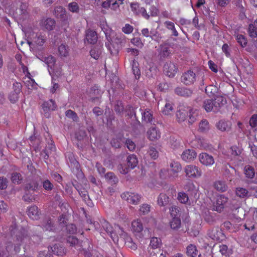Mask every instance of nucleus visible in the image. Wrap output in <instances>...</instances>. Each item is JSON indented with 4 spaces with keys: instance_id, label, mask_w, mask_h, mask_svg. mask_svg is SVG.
Wrapping results in <instances>:
<instances>
[{
    "instance_id": "obj_1",
    "label": "nucleus",
    "mask_w": 257,
    "mask_h": 257,
    "mask_svg": "<svg viewBox=\"0 0 257 257\" xmlns=\"http://www.w3.org/2000/svg\"><path fill=\"white\" fill-rule=\"evenodd\" d=\"M9 231L11 236L9 239L11 240L5 243L4 247L0 246V257H8L10 254L19 252L21 244L31 243L32 238L25 229L18 230L15 224L11 226Z\"/></svg>"
},
{
    "instance_id": "obj_2",
    "label": "nucleus",
    "mask_w": 257,
    "mask_h": 257,
    "mask_svg": "<svg viewBox=\"0 0 257 257\" xmlns=\"http://www.w3.org/2000/svg\"><path fill=\"white\" fill-rule=\"evenodd\" d=\"M23 31L25 32L28 39V43L31 49L37 51L38 47L41 50L43 49V46L46 42V37L41 33L35 32L31 28L24 27Z\"/></svg>"
},
{
    "instance_id": "obj_3",
    "label": "nucleus",
    "mask_w": 257,
    "mask_h": 257,
    "mask_svg": "<svg viewBox=\"0 0 257 257\" xmlns=\"http://www.w3.org/2000/svg\"><path fill=\"white\" fill-rule=\"evenodd\" d=\"M197 113L195 110L190 107L184 105H180L176 112V117L178 121H184L187 117H189L188 122L193 123L196 119Z\"/></svg>"
},
{
    "instance_id": "obj_4",
    "label": "nucleus",
    "mask_w": 257,
    "mask_h": 257,
    "mask_svg": "<svg viewBox=\"0 0 257 257\" xmlns=\"http://www.w3.org/2000/svg\"><path fill=\"white\" fill-rule=\"evenodd\" d=\"M53 15L59 19L63 26L69 25L71 16L67 14L65 9L61 6H56L53 11Z\"/></svg>"
},
{
    "instance_id": "obj_5",
    "label": "nucleus",
    "mask_w": 257,
    "mask_h": 257,
    "mask_svg": "<svg viewBox=\"0 0 257 257\" xmlns=\"http://www.w3.org/2000/svg\"><path fill=\"white\" fill-rule=\"evenodd\" d=\"M222 101L223 98L220 96L217 97L214 100L207 99L204 101L203 107L207 112L217 111L221 106Z\"/></svg>"
},
{
    "instance_id": "obj_6",
    "label": "nucleus",
    "mask_w": 257,
    "mask_h": 257,
    "mask_svg": "<svg viewBox=\"0 0 257 257\" xmlns=\"http://www.w3.org/2000/svg\"><path fill=\"white\" fill-rule=\"evenodd\" d=\"M228 201V198L224 195H217L212 201V210L219 212H221Z\"/></svg>"
},
{
    "instance_id": "obj_7",
    "label": "nucleus",
    "mask_w": 257,
    "mask_h": 257,
    "mask_svg": "<svg viewBox=\"0 0 257 257\" xmlns=\"http://www.w3.org/2000/svg\"><path fill=\"white\" fill-rule=\"evenodd\" d=\"M186 177L192 178H198L202 176L201 169L198 166L194 165H188L184 168Z\"/></svg>"
},
{
    "instance_id": "obj_8",
    "label": "nucleus",
    "mask_w": 257,
    "mask_h": 257,
    "mask_svg": "<svg viewBox=\"0 0 257 257\" xmlns=\"http://www.w3.org/2000/svg\"><path fill=\"white\" fill-rule=\"evenodd\" d=\"M121 197L130 204L137 205L140 202L142 196L135 192H126L121 195Z\"/></svg>"
},
{
    "instance_id": "obj_9",
    "label": "nucleus",
    "mask_w": 257,
    "mask_h": 257,
    "mask_svg": "<svg viewBox=\"0 0 257 257\" xmlns=\"http://www.w3.org/2000/svg\"><path fill=\"white\" fill-rule=\"evenodd\" d=\"M105 37L108 40V42L105 43V46L112 55H116L118 53V47L114 46L111 41L113 42L112 37L113 32L110 28L107 29L105 33Z\"/></svg>"
},
{
    "instance_id": "obj_10",
    "label": "nucleus",
    "mask_w": 257,
    "mask_h": 257,
    "mask_svg": "<svg viewBox=\"0 0 257 257\" xmlns=\"http://www.w3.org/2000/svg\"><path fill=\"white\" fill-rule=\"evenodd\" d=\"M171 169L168 171V175L166 177L169 178H175L177 177V173L181 170V167L179 163L177 162L172 163L170 164ZM168 172L166 170H162L160 175L162 177L165 173Z\"/></svg>"
},
{
    "instance_id": "obj_11",
    "label": "nucleus",
    "mask_w": 257,
    "mask_h": 257,
    "mask_svg": "<svg viewBox=\"0 0 257 257\" xmlns=\"http://www.w3.org/2000/svg\"><path fill=\"white\" fill-rule=\"evenodd\" d=\"M199 162L203 166L210 167L215 163L214 157L207 153H201L198 155Z\"/></svg>"
},
{
    "instance_id": "obj_12",
    "label": "nucleus",
    "mask_w": 257,
    "mask_h": 257,
    "mask_svg": "<svg viewBox=\"0 0 257 257\" xmlns=\"http://www.w3.org/2000/svg\"><path fill=\"white\" fill-rule=\"evenodd\" d=\"M131 11L136 15H142L144 18L148 20L150 18V15L147 13L146 10L140 5L137 3L131 4Z\"/></svg>"
},
{
    "instance_id": "obj_13",
    "label": "nucleus",
    "mask_w": 257,
    "mask_h": 257,
    "mask_svg": "<svg viewBox=\"0 0 257 257\" xmlns=\"http://www.w3.org/2000/svg\"><path fill=\"white\" fill-rule=\"evenodd\" d=\"M55 24V21L53 19L44 18L40 20L39 25L43 30L51 31L54 29Z\"/></svg>"
},
{
    "instance_id": "obj_14",
    "label": "nucleus",
    "mask_w": 257,
    "mask_h": 257,
    "mask_svg": "<svg viewBox=\"0 0 257 257\" xmlns=\"http://www.w3.org/2000/svg\"><path fill=\"white\" fill-rule=\"evenodd\" d=\"M196 79L195 73L191 70L184 72L181 76V82L185 85H191L194 83Z\"/></svg>"
},
{
    "instance_id": "obj_15",
    "label": "nucleus",
    "mask_w": 257,
    "mask_h": 257,
    "mask_svg": "<svg viewBox=\"0 0 257 257\" xmlns=\"http://www.w3.org/2000/svg\"><path fill=\"white\" fill-rule=\"evenodd\" d=\"M161 132L156 126L150 127L147 132V136L151 141H155L161 138Z\"/></svg>"
},
{
    "instance_id": "obj_16",
    "label": "nucleus",
    "mask_w": 257,
    "mask_h": 257,
    "mask_svg": "<svg viewBox=\"0 0 257 257\" xmlns=\"http://www.w3.org/2000/svg\"><path fill=\"white\" fill-rule=\"evenodd\" d=\"M164 71L168 76L173 77L177 72V68L174 63L168 62L164 65Z\"/></svg>"
},
{
    "instance_id": "obj_17",
    "label": "nucleus",
    "mask_w": 257,
    "mask_h": 257,
    "mask_svg": "<svg viewBox=\"0 0 257 257\" xmlns=\"http://www.w3.org/2000/svg\"><path fill=\"white\" fill-rule=\"evenodd\" d=\"M26 8V5L22 4L21 5L20 10L21 13L19 16V20L24 25L27 24L31 19L30 13Z\"/></svg>"
},
{
    "instance_id": "obj_18",
    "label": "nucleus",
    "mask_w": 257,
    "mask_h": 257,
    "mask_svg": "<svg viewBox=\"0 0 257 257\" xmlns=\"http://www.w3.org/2000/svg\"><path fill=\"white\" fill-rule=\"evenodd\" d=\"M197 154L192 149L184 150L182 155L181 158L183 160L186 162H190L193 161L196 157Z\"/></svg>"
},
{
    "instance_id": "obj_19",
    "label": "nucleus",
    "mask_w": 257,
    "mask_h": 257,
    "mask_svg": "<svg viewBox=\"0 0 257 257\" xmlns=\"http://www.w3.org/2000/svg\"><path fill=\"white\" fill-rule=\"evenodd\" d=\"M208 235L212 239L216 241L222 240L223 238V234L218 227L214 228L210 230Z\"/></svg>"
},
{
    "instance_id": "obj_20",
    "label": "nucleus",
    "mask_w": 257,
    "mask_h": 257,
    "mask_svg": "<svg viewBox=\"0 0 257 257\" xmlns=\"http://www.w3.org/2000/svg\"><path fill=\"white\" fill-rule=\"evenodd\" d=\"M144 229V225L142 220L140 219H137L132 221L131 224L132 231L137 234L141 233Z\"/></svg>"
},
{
    "instance_id": "obj_21",
    "label": "nucleus",
    "mask_w": 257,
    "mask_h": 257,
    "mask_svg": "<svg viewBox=\"0 0 257 257\" xmlns=\"http://www.w3.org/2000/svg\"><path fill=\"white\" fill-rule=\"evenodd\" d=\"M159 55L161 58L168 57L171 54L170 47L168 44H161L158 50Z\"/></svg>"
},
{
    "instance_id": "obj_22",
    "label": "nucleus",
    "mask_w": 257,
    "mask_h": 257,
    "mask_svg": "<svg viewBox=\"0 0 257 257\" xmlns=\"http://www.w3.org/2000/svg\"><path fill=\"white\" fill-rule=\"evenodd\" d=\"M58 55L59 57L63 59L69 56L70 48L66 44H61L58 48Z\"/></svg>"
},
{
    "instance_id": "obj_23",
    "label": "nucleus",
    "mask_w": 257,
    "mask_h": 257,
    "mask_svg": "<svg viewBox=\"0 0 257 257\" xmlns=\"http://www.w3.org/2000/svg\"><path fill=\"white\" fill-rule=\"evenodd\" d=\"M231 126V122L225 120H220L216 123V127L221 132H228L230 130Z\"/></svg>"
},
{
    "instance_id": "obj_24",
    "label": "nucleus",
    "mask_w": 257,
    "mask_h": 257,
    "mask_svg": "<svg viewBox=\"0 0 257 257\" xmlns=\"http://www.w3.org/2000/svg\"><path fill=\"white\" fill-rule=\"evenodd\" d=\"M44 230L49 231H54L56 230L55 226L53 221L51 218H47L44 220L42 224Z\"/></svg>"
},
{
    "instance_id": "obj_25",
    "label": "nucleus",
    "mask_w": 257,
    "mask_h": 257,
    "mask_svg": "<svg viewBox=\"0 0 257 257\" xmlns=\"http://www.w3.org/2000/svg\"><path fill=\"white\" fill-rule=\"evenodd\" d=\"M175 92L178 95L183 97H188L192 95V90L186 87H178L175 88Z\"/></svg>"
},
{
    "instance_id": "obj_26",
    "label": "nucleus",
    "mask_w": 257,
    "mask_h": 257,
    "mask_svg": "<svg viewBox=\"0 0 257 257\" xmlns=\"http://www.w3.org/2000/svg\"><path fill=\"white\" fill-rule=\"evenodd\" d=\"M86 40L90 44H95L97 40V36L96 33L90 29L86 31Z\"/></svg>"
},
{
    "instance_id": "obj_27",
    "label": "nucleus",
    "mask_w": 257,
    "mask_h": 257,
    "mask_svg": "<svg viewBox=\"0 0 257 257\" xmlns=\"http://www.w3.org/2000/svg\"><path fill=\"white\" fill-rule=\"evenodd\" d=\"M170 201L169 197L165 193H161L157 197V204L160 206H165L167 205Z\"/></svg>"
},
{
    "instance_id": "obj_28",
    "label": "nucleus",
    "mask_w": 257,
    "mask_h": 257,
    "mask_svg": "<svg viewBox=\"0 0 257 257\" xmlns=\"http://www.w3.org/2000/svg\"><path fill=\"white\" fill-rule=\"evenodd\" d=\"M142 121L146 123H152L154 119L152 111L149 109H146L142 112Z\"/></svg>"
},
{
    "instance_id": "obj_29",
    "label": "nucleus",
    "mask_w": 257,
    "mask_h": 257,
    "mask_svg": "<svg viewBox=\"0 0 257 257\" xmlns=\"http://www.w3.org/2000/svg\"><path fill=\"white\" fill-rule=\"evenodd\" d=\"M40 214L37 206L34 205L31 206L28 210V215L32 219H37Z\"/></svg>"
},
{
    "instance_id": "obj_30",
    "label": "nucleus",
    "mask_w": 257,
    "mask_h": 257,
    "mask_svg": "<svg viewBox=\"0 0 257 257\" xmlns=\"http://www.w3.org/2000/svg\"><path fill=\"white\" fill-rule=\"evenodd\" d=\"M162 113L164 115H171L174 112V108L173 107L172 103L170 101L166 100L164 106L161 110Z\"/></svg>"
},
{
    "instance_id": "obj_31",
    "label": "nucleus",
    "mask_w": 257,
    "mask_h": 257,
    "mask_svg": "<svg viewBox=\"0 0 257 257\" xmlns=\"http://www.w3.org/2000/svg\"><path fill=\"white\" fill-rule=\"evenodd\" d=\"M161 239L157 237H152L151 238L148 249L152 250L153 249H159L161 245Z\"/></svg>"
},
{
    "instance_id": "obj_32",
    "label": "nucleus",
    "mask_w": 257,
    "mask_h": 257,
    "mask_svg": "<svg viewBox=\"0 0 257 257\" xmlns=\"http://www.w3.org/2000/svg\"><path fill=\"white\" fill-rule=\"evenodd\" d=\"M248 33L251 38H254L257 37V19L253 23L249 25Z\"/></svg>"
},
{
    "instance_id": "obj_33",
    "label": "nucleus",
    "mask_w": 257,
    "mask_h": 257,
    "mask_svg": "<svg viewBox=\"0 0 257 257\" xmlns=\"http://www.w3.org/2000/svg\"><path fill=\"white\" fill-rule=\"evenodd\" d=\"M214 187L218 191L225 192L227 189V186L225 181L217 180L214 183Z\"/></svg>"
},
{
    "instance_id": "obj_34",
    "label": "nucleus",
    "mask_w": 257,
    "mask_h": 257,
    "mask_svg": "<svg viewBox=\"0 0 257 257\" xmlns=\"http://www.w3.org/2000/svg\"><path fill=\"white\" fill-rule=\"evenodd\" d=\"M41 60L50 68H52L54 66L56 62L55 58L52 55L43 56Z\"/></svg>"
},
{
    "instance_id": "obj_35",
    "label": "nucleus",
    "mask_w": 257,
    "mask_h": 257,
    "mask_svg": "<svg viewBox=\"0 0 257 257\" xmlns=\"http://www.w3.org/2000/svg\"><path fill=\"white\" fill-rule=\"evenodd\" d=\"M52 252L57 255H63L65 253V248L60 244H56L50 249Z\"/></svg>"
},
{
    "instance_id": "obj_36",
    "label": "nucleus",
    "mask_w": 257,
    "mask_h": 257,
    "mask_svg": "<svg viewBox=\"0 0 257 257\" xmlns=\"http://www.w3.org/2000/svg\"><path fill=\"white\" fill-rule=\"evenodd\" d=\"M186 253L188 256L195 257L198 254V250L195 245L190 244L187 246Z\"/></svg>"
},
{
    "instance_id": "obj_37",
    "label": "nucleus",
    "mask_w": 257,
    "mask_h": 257,
    "mask_svg": "<svg viewBox=\"0 0 257 257\" xmlns=\"http://www.w3.org/2000/svg\"><path fill=\"white\" fill-rule=\"evenodd\" d=\"M236 195L240 198H245L248 197V191L243 187H237L235 190Z\"/></svg>"
},
{
    "instance_id": "obj_38",
    "label": "nucleus",
    "mask_w": 257,
    "mask_h": 257,
    "mask_svg": "<svg viewBox=\"0 0 257 257\" xmlns=\"http://www.w3.org/2000/svg\"><path fill=\"white\" fill-rule=\"evenodd\" d=\"M138 163V159L135 155H130L127 158V164L129 168L134 169Z\"/></svg>"
},
{
    "instance_id": "obj_39",
    "label": "nucleus",
    "mask_w": 257,
    "mask_h": 257,
    "mask_svg": "<svg viewBox=\"0 0 257 257\" xmlns=\"http://www.w3.org/2000/svg\"><path fill=\"white\" fill-rule=\"evenodd\" d=\"M43 108L44 111L46 110H54L56 108L55 102L52 99H50L47 102H45L43 105Z\"/></svg>"
},
{
    "instance_id": "obj_40",
    "label": "nucleus",
    "mask_w": 257,
    "mask_h": 257,
    "mask_svg": "<svg viewBox=\"0 0 257 257\" xmlns=\"http://www.w3.org/2000/svg\"><path fill=\"white\" fill-rule=\"evenodd\" d=\"M164 25L168 30H170L172 32L173 36L175 37H177L178 36V33L175 28L174 23L167 21L165 22Z\"/></svg>"
},
{
    "instance_id": "obj_41",
    "label": "nucleus",
    "mask_w": 257,
    "mask_h": 257,
    "mask_svg": "<svg viewBox=\"0 0 257 257\" xmlns=\"http://www.w3.org/2000/svg\"><path fill=\"white\" fill-rule=\"evenodd\" d=\"M209 129L210 125L208 121L205 119H202L199 124V131L202 133H205L208 132Z\"/></svg>"
},
{
    "instance_id": "obj_42",
    "label": "nucleus",
    "mask_w": 257,
    "mask_h": 257,
    "mask_svg": "<svg viewBox=\"0 0 257 257\" xmlns=\"http://www.w3.org/2000/svg\"><path fill=\"white\" fill-rule=\"evenodd\" d=\"M181 221L180 217L173 218L170 222L171 228L173 230H178L181 227Z\"/></svg>"
},
{
    "instance_id": "obj_43",
    "label": "nucleus",
    "mask_w": 257,
    "mask_h": 257,
    "mask_svg": "<svg viewBox=\"0 0 257 257\" xmlns=\"http://www.w3.org/2000/svg\"><path fill=\"white\" fill-rule=\"evenodd\" d=\"M105 177L110 184H115L118 182L117 178L112 172L107 173Z\"/></svg>"
},
{
    "instance_id": "obj_44",
    "label": "nucleus",
    "mask_w": 257,
    "mask_h": 257,
    "mask_svg": "<svg viewBox=\"0 0 257 257\" xmlns=\"http://www.w3.org/2000/svg\"><path fill=\"white\" fill-rule=\"evenodd\" d=\"M103 227L105 228L106 231L110 234V237L113 239L114 241H115V240L117 241V238L115 237V234L113 232L112 228L111 226V225L107 222H105L104 223V224L103 225Z\"/></svg>"
},
{
    "instance_id": "obj_45",
    "label": "nucleus",
    "mask_w": 257,
    "mask_h": 257,
    "mask_svg": "<svg viewBox=\"0 0 257 257\" xmlns=\"http://www.w3.org/2000/svg\"><path fill=\"white\" fill-rule=\"evenodd\" d=\"M149 253L150 257H165V254L163 251L160 249L149 250Z\"/></svg>"
},
{
    "instance_id": "obj_46",
    "label": "nucleus",
    "mask_w": 257,
    "mask_h": 257,
    "mask_svg": "<svg viewBox=\"0 0 257 257\" xmlns=\"http://www.w3.org/2000/svg\"><path fill=\"white\" fill-rule=\"evenodd\" d=\"M101 53V49L100 48L98 47H95L92 48L90 51L91 56L96 60L98 59L99 58Z\"/></svg>"
},
{
    "instance_id": "obj_47",
    "label": "nucleus",
    "mask_w": 257,
    "mask_h": 257,
    "mask_svg": "<svg viewBox=\"0 0 257 257\" xmlns=\"http://www.w3.org/2000/svg\"><path fill=\"white\" fill-rule=\"evenodd\" d=\"M244 173L246 177L248 178H252L254 176L253 168L249 166L244 167Z\"/></svg>"
},
{
    "instance_id": "obj_48",
    "label": "nucleus",
    "mask_w": 257,
    "mask_h": 257,
    "mask_svg": "<svg viewBox=\"0 0 257 257\" xmlns=\"http://www.w3.org/2000/svg\"><path fill=\"white\" fill-rule=\"evenodd\" d=\"M151 206L148 204H143L140 206L139 211L141 215H145L150 211Z\"/></svg>"
},
{
    "instance_id": "obj_49",
    "label": "nucleus",
    "mask_w": 257,
    "mask_h": 257,
    "mask_svg": "<svg viewBox=\"0 0 257 257\" xmlns=\"http://www.w3.org/2000/svg\"><path fill=\"white\" fill-rule=\"evenodd\" d=\"M177 199L180 202L184 204L186 203L189 200L188 195L185 193L183 192L178 193Z\"/></svg>"
},
{
    "instance_id": "obj_50",
    "label": "nucleus",
    "mask_w": 257,
    "mask_h": 257,
    "mask_svg": "<svg viewBox=\"0 0 257 257\" xmlns=\"http://www.w3.org/2000/svg\"><path fill=\"white\" fill-rule=\"evenodd\" d=\"M112 38L117 44H121L125 42V37L122 34H116L115 37L113 36Z\"/></svg>"
},
{
    "instance_id": "obj_51",
    "label": "nucleus",
    "mask_w": 257,
    "mask_h": 257,
    "mask_svg": "<svg viewBox=\"0 0 257 257\" xmlns=\"http://www.w3.org/2000/svg\"><path fill=\"white\" fill-rule=\"evenodd\" d=\"M69 10L74 13H78L79 11V7L76 2H72L68 4Z\"/></svg>"
},
{
    "instance_id": "obj_52",
    "label": "nucleus",
    "mask_w": 257,
    "mask_h": 257,
    "mask_svg": "<svg viewBox=\"0 0 257 257\" xmlns=\"http://www.w3.org/2000/svg\"><path fill=\"white\" fill-rule=\"evenodd\" d=\"M236 39L237 42L242 46L245 47L247 44V40L245 37L240 34H237L236 35Z\"/></svg>"
},
{
    "instance_id": "obj_53",
    "label": "nucleus",
    "mask_w": 257,
    "mask_h": 257,
    "mask_svg": "<svg viewBox=\"0 0 257 257\" xmlns=\"http://www.w3.org/2000/svg\"><path fill=\"white\" fill-rule=\"evenodd\" d=\"M21 66L23 72L25 74L26 76H27L30 79L29 81L31 83H32V86L33 84L35 83V81L34 79L31 78V74L28 71V67L25 66L23 63H21Z\"/></svg>"
},
{
    "instance_id": "obj_54",
    "label": "nucleus",
    "mask_w": 257,
    "mask_h": 257,
    "mask_svg": "<svg viewBox=\"0 0 257 257\" xmlns=\"http://www.w3.org/2000/svg\"><path fill=\"white\" fill-rule=\"evenodd\" d=\"M219 252L224 255L227 256L231 253L227 245L225 244L220 245L219 246Z\"/></svg>"
},
{
    "instance_id": "obj_55",
    "label": "nucleus",
    "mask_w": 257,
    "mask_h": 257,
    "mask_svg": "<svg viewBox=\"0 0 257 257\" xmlns=\"http://www.w3.org/2000/svg\"><path fill=\"white\" fill-rule=\"evenodd\" d=\"M170 213L172 218L180 217L179 210L176 206H173L170 208Z\"/></svg>"
},
{
    "instance_id": "obj_56",
    "label": "nucleus",
    "mask_w": 257,
    "mask_h": 257,
    "mask_svg": "<svg viewBox=\"0 0 257 257\" xmlns=\"http://www.w3.org/2000/svg\"><path fill=\"white\" fill-rule=\"evenodd\" d=\"M149 156L153 159H156L158 157V152L156 149L153 147H151L148 151Z\"/></svg>"
},
{
    "instance_id": "obj_57",
    "label": "nucleus",
    "mask_w": 257,
    "mask_h": 257,
    "mask_svg": "<svg viewBox=\"0 0 257 257\" xmlns=\"http://www.w3.org/2000/svg\"><path fill=\"white\" fill-rule=\"evenodd\" d=\"M124 107L122 103L120 101L116 102L114 105V110L117 113H120L123 111Z\"/></svg>"
},
{
    "instance_id": "obj_58",
    "label": "nucleus",
    "mask_w": 257,
    "mask_h": 257,
    "mask_svg": "<svg viewBox=\"0 0 257 257\" xmlns=\"http://www.w3.org/2000/svg\"><path fill=\"white\" fill-rule=\"evenodd\" d=\"M67 242L72 246H76L77 247L78 246V240L73 236H68L67 238Z\"/></svg>"
},
{
    "instance_id": "obj_59",
    "label": "nucleus",
    "mask_w": 257,
    "mask_h": 257,
    "mask_svg": "<svg viewBox=\"0 0 257 257\" xmlns=\"http://www.w3.org/2000/svg\"><path fill=\"white\" fill-rule=\"evenodd\" d=\"M131 42L132 44L136 46L139 48H142L143 46V43H142L141 38H134L131 39Z\"/></svg>"
},
{
    "instance_id": "obj_60",
    "label": "nucleus",
    "mask_w": 257,
    "mask_h": 257,
    "mask_svg": "<svg viewBox=\"0 0 257 257\" xmlns=\"http://www.w3.org/2000/svg\"><path fill=\"white\" fill-rule=\"evenodd\" d=\"M20 93L12 91L9 95V99L12 103H15L19 99V95Z\"/></svg>"
},
{
    "instance_id": "obj_61",
    "label": "nucleus",
    "mask_w": 257,
    "mask_h": 257,
    "mask_svg": "<svg viewBox=\"0 0 257 257\" xmlns=\"http://www.w3.org/2000/svg\"><path fill=\"white\" fill-rule=\"evenodd\" d=\"M12 181L14 183H19L21 180V175L18 173H14L12 175L11 177Z\"/></svg>"
},
{
    "instance_id": "obj_62",
    "label": "nucleus",
    "mask_w": 257,
    "mask_h": 257,
    "mask_svg": "<svg viewBox=\"0 0 257 257\" xmlns=\"http://www.w3.org/2000/svg\"><path fill=\"white\" fill-rule=\"evenodd\" d=\"M43 186L45 190L48 191L52 190L53 188V185L48 180H46L43 182Z\"/></svg>"
},
{
    "instance_id": "obj_63",
    "label": "nucleus",
    "mask_w": 257,
    "mask_h": 257,
    "mask_svg": "<svg viewBox=\"0 0 257 257\" xmlns=\"http://www.w3.org/2000/svg\"><path fill=\"white\" fill-rule=\"evenodd\" d=\"M250 125L252 127H257V114H253L250 119L249 120ZM257 130V128H255Z\"/></svg>"
},
{
    "instance_id": "obj_64",
    "label": "nucleus",
    "mask_w": 257,
    "mask_h": 257,
    "mask_svg": "<svg viewBox=\"0 0 257 257\" xmlns=\"http://www.w3.org/2000/svg\"><path fill=\"white\" fill-rule=\"evenodd\" d=\"M50 249L49 248L48 250L40 251L39 253V257H51Z\"/></svg>"
}]
</instances>
